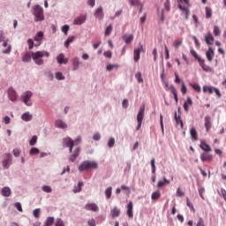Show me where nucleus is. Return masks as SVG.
<instances>
[{"mask_svg": "<svg viewBox=\"0 0 226 226\" xmlns=\"http://www.w3.org/2000/svg\"><path fill=\"white\" fill-rule=\"evenodd\" d=\"M46 56L49 57V51L46 50H41V51H36L32 53V59H34L35 64L37 65H42L45 61H43L42 57Z\"/></svg>", "mask_w": 226, "mask_h": 226, "instance_id": "f257e3e1", "label": "nucleus"}, {"mask_svg": "<svg viewBox=\"0 0 226 226\" xmlns=\"http://www.w3.org/2000/svg\"><path fill=\"white\" fill-rule=\"evenodd\" d=\"M97 169L98 163L94 161H84L82 163H80L79 167H78V170L80 172Z\"/></svg>", "mask_w": 226, "mask_h": 226, "instance_id": "f03ea898", "label": "nucleus"}, {"mask_svg": "<svg viewBox=\"0 0 226 226\" xmlns=\"http://www.w3.org/2000/svg\"><path fill=\"white\" fill-rule=\"evenodd\" d=\"M34 16L35 22L45 20L42 7H41L40 5H35L34 7Z\"/></svg>", "mask_w": 226, "mask_h": 226, "instance_id": "7ed1b4c3", "label": "nucleus"}, {"mask_svg": "<svg viewBox=\"0 0 226 226\" xmlns=\"http://www.w3.org/2000/svg\"><path fill=\"white\" fill-rule=\"evenodd\" d=\"M190 54H192V56H194L196 60H198L199 64L202 68V70H204L205 72H210V67L205 64V60L201 59V57L199 56L194 49L190 50Z\"/></svg>", "mask_w": 226, "mask_h": 226, "instance_id": "20e7f679", "label": "nucleus"}, {"mask_svg": "<svg viewBox=\"0 0 226 226\" xmlns=\"http://www.w3.org/2000/svg\"><path fill=\"white\" fill-rule=\"evenodd\" d=\"M144 110H145V107L143 105L139 109V113L137 115L138 125H137V128H135L136 131H139V129L142 127V121L144 118Z\"/></svg>", "mask_w": 226, "mask_h": 226, "instance_id": "39448f33", "label": "nucleus"}, {"mask_svg": "<svg viewBox=\"0 0 226 226\" xmlns=\"http://www.w3.org/2000/svg\"><path fill=\"white\" fill-rule=\"evenodd\" d=\"M23 102L26 104V106H33V102L30 101L31 98H33V92L26 91L23 93L21 96Z\"/></svg>", "mask_w": 226, "mask_h": 226, "instance_id": "423d86ee", "label": "nucleus"}, {"mask_svg": "<svg viewBox=\"0 0 226 226\" xmlns=\"http://www.w3.org/2000/svg\"><path fill=\"white\" fill-rule=\"evenodd\" d=\"M2 46H4V48H5L3 50L4 54H10V52H11V45L8 44L7 42H9V40H4V36L3 34H0V42H3Z\"/></svg>", "mask_w": 226, "mask_h": 226, "instance_id": "0eeeda50", "label": "nucleus"}, {"mask_svg": "<svg viewBox=\"0 0 226 226\" xmlns=\"http://www.w3.org/2000/svg\"><path fill=\"white\" fill-rule=\"evenodd\" d=\"M126 215H128L129 218H133V202L129 201L128 205H126Z\"/></svg>", "mask_w": 226, "mask_h": 226, "instance_id": "6e6552de", "label": "nucleus"}, {"mask_svg": "<svg viewBox=\"0 0 226 226\" xmlns=\"http://www.w3.org/2000/svg\"><path fill=\"white\" fill-rule=\"evenodd\" d=\"M63 145L69 147V152L72 153L74 142L71 138H65L64 139H63Z\"/></svg>", "mask_w": 226, "mask_h": 226, "instance_id": "1a4fd4ad", "label": "nucleus"}, {"mask_svg": "<svg viewBox=\"0 0 226 226\" xmlns=\"http://www.w3.org/2000/svg\"><path fill=\"white\" fill-rule=\"evenodd\" d=\"M8 98L11 100V102H16L17 101V94L15 89H13L12 87L8 89Z\"/></svg>", "mask_w": 226, "mask_h": 226, "instance_id": "9d476101", "label": "nucleus"}, {"mask_svg": "<svg viewBox=\"0 0 226 226\" xmlns=\"http://www.w3.org/2000/svg\"><path fill=\"white\" fill-rule=\"evenodd\" d=\"M214 159L213 155L207 153H202L200 155V160H201V162H212Z\"/></svg>", "mask_w": 226, "mask_h": 226, "instance_id": "9b49d317", "label": "nucleus"}, {"mask_svg": "<svg viewBox=\"0 0 226 226\" xmlns=\"http://www.w3.org/2000/svg\"><path fill=\"white\" fill-rule=\"evenodd\" d=\"M214 35L208 32L206 35H205V42L208 45V46H212L214 43Z\"/></svg>", "mask_w": 226, "mask_h": 226, "instance_id": "f8f14e48", "label": "nucleus"}, {"mask_svg": "<svg viewBox=\"0 0 226 226\" xmlns=\"http://www.w3.org/2000/svg\"><path fill=\"white\" fill-rule=\"evenodd\" d=\"M104 14H103V8L98 7L97 10L94 11V18L98 19L99 20L103 19Z\"/></svg>", "mask_w": 226, "mask_h": 226, "instance_id": "ddd939ff", "label": "nucleus"}, {"mask_svg": "<svg viewBox=\"0 0 226 226\" xmlns=\"http://www.w3.org/2000/svg\"><path fill=\"white\" fill-rule=\"evenodd\" d=\"M200 148L202 149V151H205V153H209L212 151L210 145H207V143H205L204 140H201L200 142Z\"/></svg>", "mask_w": 226, "mask_h": 226, "instance_id": "4468645a", "label": "nucleus"}, {"mask_svg": "<svg viewBox=\"0 0 226 226\" xmlns=\"http://www.w3.org/2000/svg\"><path fill=\"white\" fill-rule=\"evenodd\" d=\"M143 51V46L134 49V61L137 63L140 59V52Z\"/></svg>", "mask_w": 226, "mask_h": 226, "instance_id": "2eb2a0df", "label": "nucleus"}, {"mask_svg": "<svg viewBox=\"0 0 226 226\" xmlns=\"http://www.w3.org/2000/svg\"><path fill=\"white\" fill-rule=\"evenodd\" d=\"M85 208L88 211H92V212H98L99 211V207L95 203H88L86 205Z\"/></svg>", "mask_w": 226, "mask_h": 226, "instance_id": "dca6fc26", "label": "nucleus"}, {"mask_svg": "<svg viewBox=\"0 0 226 226\" xmlns=\"http://www.w3.org/2000/svg\"><path fill=\"white\" fill-rule=\"evenodd\" d=\"M204 126L207 132H209L211 130V117L209 116L205 117Z\"/></svg>", "mask_w": 226, "mask_h": 226, "instance_id": "f3484780", "label": "nucleus"}, {"mask_svg": "<svg viewBox=\"0 0 226 226\" xmlns=\"http://www.w3.org/2000/svg\"><path fill=\"white\" fill-rule=\"evenodd\" d=\"M56 127L62 129V130H66L67 129V124L62 121L61 119H58L55 123Z\"/></svg>", "mask_w": 226, "mask_h": 226, "instance_id": "a211bd4d", "label": "nucleus"}, {"mask_svg": "<svg viewBox=\"0 0 226 226\" xmlns=\"http://www.w3.org/2000/svg\"><path fill=\"white\" fill-rule=\"evenodd\" d=\"M42 40H43V32H42V31H40V32L37 33V34H35V36H34V41L40 42V41H42ZM40 45H41V42L38 43V44H35L34 46H35V47H38V46H40Z\"/></svg>", "mask_w": 226, "mask_h": 226, "instance_id": "6ab92c4d", "label": "nucleus"}, {"mask_svg": "<svg viewBox=\"0 0 226 226\" xmlns=\"http://www.w3.org/2000/svg\"><path fill=\"white\" fill-rule=\"evenodd\" d=\"M192 106V100L191 97H187L186 102L184 103V110L188 113L189 108Z\"/></svg>", "mask_w": 226, "mask_h": 226, "instance_id": "aec40b11", "label": "nucleus"}, {"mask_svg": "<svg viewBox=\"0 0 226 226\" xmlns=\"http://www.w3.org/2000/svg\"><path fill=\"white\" fill-rule=\"evenodd\" d=\"M217 89L215 87L204 86L202 87V91L204 93H208V94H213V93Z\"/></svg>", "mask_w": 226, "mask_h": 226, "instance_id": "412c9836", "label": "nucleus"}, {"mask_svg": "<svg viewBox=\"0 0 226 226\" xmlns=\"http://www.w3.org/2000/svg\"><path fill=\"white\" fill-rule=\"evenodd\" d=\"M1 194L4 197H10V196H11V189L10 187H4V188H2Z\"/></svg>", "mask_w": 226, "mask_h": 226, "instance_id": "4be33fe9", "label": "nucleus"}, {"mask_svg": "<svg viewBox=\"0 0 226 226\" xmlns=\"http://www.w3.org/2000/svg\"><path fill=\"white\" fill-rule=\"evenodd\" d=\"M85 21H86V16H79V17L74 19L73 23H74V25L79 26V25L84 24Z\"/></svg>", "mask_w": 226, "mask_h": 226, "instance_id": "5701e85b", "label": "nucleus"}, {"mask_svg": "<svg viewBox=\"0 0 226 226\" xmlns=\"http://www.w3.org/2000/svg\"><path fill=\"white\" fill-rule=\"evenodd\" d=\"M56 62H58L59 64H66L68 63V59L64 58V54H59V56H56Z\"/></svg>", "mask_w": 226, "mask_h": 226, "instance_id": "b1692460", "label": "nucleus"}, {"mask_svg": "<svg viewBox=\"0 0 226 226\" xmlns=\"http://www.w3.org/2000/svg\"><path fill=\"white\" fill-rule=\"evenodd\" d=\"M111 217L117 218L121 215V210L117 207H114L113 209H111Z\"/></svg>", "mask_w": 226, "mask_h": 226, "instance_id": "393cba45", "label": "nucleus"}, {"mask_svg": "<svg viewBox=\"0 0 226 226\" xmlns=\"http://www.w3.org/2000/svg\"><path fill=\"white\" fill-rule=\"evenodd\" d=\"M79 152H80V149L79 147H77L75 150H74V154L73 155H71V157H69V162H73L74 161H76V159L79 157Z\"/></svg>", "mask_w": 226, "mask_h": 226, "instance_id": "a878e982", "label": "nucleus"}, {"mask_svg": "<svg viewBox=\"0 0 226 226\" xmlns=\"http://www.w3.org/2000/svg\"><path fill=\"white\" fill-rule=\"evenodd\" d=\"M214 55L215 53H214L213 48H208V50L207 51V59L208 62L213 61Z\"/></svg>", "mask_w": 226, "mask_h": 226, "instance_id": "bb28decb", "label": "nucleus"}, {"mask_svg": "<svg viewBox=\"0 0 226 226\" xmlns=\"http://www.w3.org/2000/svg\"><path fill=\"white\" fill-rule=\"evenodd\" d=\"M123 40L126 44H130L132 41H133V34H124Z\"/></svg>", "mask_w": 226, "mask_h": 226, "instance_id": "cd10ccee", "label": "nucleus"}, {"mask_svg": "<svg viewBox=\"0 0 226 226\" xmlns=\"http://www.w3.org/2000/svg\"><path fill=\"white\" fill-rule=\"evenodd\" d=\"M72 64L73 65V71L79 70L80 64L79 57H74V59L72 62Z\"/></svg>", "mask_w": 226, "mask_h": 226, "instance_id": "c85d7f7f", "label": "nucleus"}, {"mask_svg": "<svg viewBox=\"0 0 226 226\" xmlns=\"http://www.w3.org/2000/svg\"><path fill=\"white\" fill-rule=\"evenodd\" d=\"M170 184V180H167L166 177L163 178V180H159L158 182V188H162L163 186H165L166 185Z\"/></svg>", "mask_w": 226, "mask_h": 226, "instance_id": "c756f323", "label": "nucleus"}, {"mask_svg": "<svg viewBox=\"0 0 226 226\" xmlns=\"http://www.w3.org/2000/svg\"><path fill=\"white\" fill-rule=\"evenodd\" d=\"M74 40H76V36H73V35L72 36H69L67 41H65V42H64L65 49H68L70 44H72L74 41Z\"/></svg>", "mask_w": 226, "mask_h": 226, "instance_id": "7c9ffc66", "label": "nucleus"}, {"mask_svg": "<svg viewBox=\"0 0 226 226\" xmlns=\"http://www.w3.org/2000/svg\"><path fill=\"white\" fill-rule=\"evenodd\" d=\"M31 58H33V53H26L25 55H23L22 56V61L28 63L31 61Z\"/></svg>", "mask_w": 226, "mask_h": 226, "instance_id": "2f4dec72", "label": "nucleus"}, {"mask_svg": "<svg viewBox=\"0 0 226 226\" xmlns=\"http://www.w3.org/2000/svg\"><path fill=\"white\" fill-rule=\"evenodd\" d=\"M175 121L177 122V125H180L181 129H183V127H184L183 121H182V119L180 118V116L177 115V112H175Z\"/></svg>", "mask_w": 226, "mask_h": 226, "instance_id": "473e14b6", "label": "nucleus"}, {"mask_svg": "<svg viewBox=\"0 0 226 226\" xmlns=\"http://www.w3.org/2000/svg\"><path fill=\"white\" fill-rule=\"evenodd\" d=\"M33 119V115H31L29 112H26L25 114L22 115V120L28 122Z\"/></svg>", "mask_w": 226, "mask_h": 226, "instance_id": "72a5a7b5", "label": "nucleus"}, {"mask_svg": "<svg viewBox=\"0 0 226 226\" xmlns=\"http://www.w3.org/2000/svg\"><path fill=\"white\" fill-rule=\"evenodd\" d=\"M178 10L185 13V19L188 20L189 18V9L185 6L179 5Z\"/></svg>", "mask_w": 226, "mask_h": 226, "instance_id": "f704fd0d", "label": "nucleus"}, {"mask_svg": "<svg viewBox=\"0 0 226 226\" xmlns=\"http://www.w3.org/2000/svg\"><path fill=\"white\" fill-rule=\"evenodd\" d=\"M213 34L215 37H219L222 34V31L218 26H214Z\"/></svg>", "mask_w": 226, "mask_h": 226, "instance_id": "c9c22d12", "label": "nucleus"}, {"mask_svg": "<svg viewBox=\"0 0 226 226\" xmlns=\"http://www.w3.org/2000/svg\"><path fill=\"white\" fill-rule=\"evenodd\" d=\"M55 222V218L49 216L47 218L46 222H44V226H52Z\"/></svg>", "mask_w": 226, "mask_h": 226, "instance_id": "e433bc0d", "label": "nucleus"}, {"mask_svg": "<svg viewBox=\"0 0 226 226\" xmlns=\"http://www.w3.org/2000/svg\"><path fill=\"white\" fill-rule=\"evenodd\" d=\"M82 186H83V183L82 182L78 183V185L74 186L73 192L74 193L80 192L82 191Z\"/></svg>", "mask_w": 226, "mask_h": 226, "instance_id": "4c0bfd02", "label": "nucleus"}, {"mask_svg": "<svg viewBox=\"0 0 226 226\" xmlns=\"http://www.w3.org/2000/svg\"><path fill=\"white\" fill-rule=\"evenodd\" d=\"M11 162V160L10 159V157H8L4 162H2V166L4 167V169H9Z\"/></svg>", "mask_w": 226, "mask_h": 226, "instance_id": "58836bf2", "label": "nucleus"}, {"mask_svg": "<svg viewBox=\"0 0 226 226\" xmlns=\"http://www.w3.org/2000/svg\"><path fill=\"white\" fill-rule=\"evenodd\" d=\"M190 134L192 135V139L198 140V132L197 130H195V128H192V130H190Z\"/></svg>", "mask_w": 226, "mask_h": 226, "instance_id": "ea45409f", "label": "nucleus"}, {"mask_svg": "<svg viewBox=\"0 0 226 226\" xmlns=\"http://www.w3.org/2000/svg\"><path fill=\"white\" fill-rule=\"evenodd\" d=\"M182 44H183L182 40H175L173 46H174L175 49H179V47L182 46Z\"/></svg>", "mask_w": 226, "mask_h": 226, "instance_id": "a19ab883", "label": "nucleus"}, {"mask_svg": "<svg viewBox=\"0 0 226 226\" xmlns=\"http://www.w3.org/2000/svg\"><path fill=\"white\" fill-rule=\"evenodd\" d=\"M111 196H112V187H109L107 188V190H105V197H107V199L109 200Z\"/></svg>", "mask_w": 226, "mask_h": 226, "instance_id": "79ce46f5", "label": "nucleus"}, {"mask_svg": "<svg viewBox=\"0 0 226 226\" xmlns=\"http://www.w3.org/2000/svg\"><path fill=\"white\" fill-rule=\"evenodd\" d=\"M160 198H161V192L159 191L153 192V194H152L153 200H157Z\"/></svg>", "mask_w": 226, "mask_h": 226, "instance_id": "37998d69", "label": "nucleus"}, {"mask_svg": "<svg viewBox=\"0 0 226 226\" xmlns=\"http://www.w3.org/2000/svg\"><path fill=\"white\" fill-rule=\"evenodd\" d=\"M38 154H40V149L36 147H32L31 150L29 151L30 155H36Z\"/></svg>", "mask_w": 226, "mask_h": 226, "instance_id": "c03bdc74", "label": "nucleus"}, {"mask_svg": "<svg viewBox=\"0 0 226 226\" xmlns=\"http://www.w3.org/2000/svg\"><path fill=\"white\" fill-rule=\"evenodd\" d=\"M41 191H43L47 193H51L52 192V188H51V186L45 185V186H41Z\"/></svg>", "mask_w": 226, "mask_h": 226, "instance_id": "a18cd8bd", "label": "nucleus"}, {"mask_svg": "<svg viewBox=\"0 0 226 226\" xmlns=\"http://www.w3.org/2000/svg\"><path fill=\"white\" fill-rule=\"evenodd\" d=\"M113 26L112 25H109L107 26V29H105V36H109L110 33H112Z\"/></svg>", "mask_w": 226, "mask_h": 226, "instance_id": "49530a36", "label": "nucleus"}, {"mask_svg": "<svg viewBox=\"0 0 226 226\" xmlns=\"http://www.w3.org/2000/svg\"><path fill=\"white\" fill-rule=\"evenodd\" d=\"M171 93L173 94L174 100H175V102L177 104V101H178V99H177V89L174 87H171Z\"/></svg>", "mask_w": 226, "mask_h": 226, "instance_id": "de8ad7c7", "label": "nucleus"}, {"mask_svg": "<svg viewBox=\"0 0 226 226\" xmlns=\"http://www.w3.org/2000/svg\"><path fill=\"white\" fill-rule=\"evenodd\" d=\"M206 17L207 19H210L212 16L213 11L209 7L205 8Z\"/></svg>", "mask_w": 226, "mask_h": 226, "instance_id": "09e8293b", "label": "nucleus"}, {"mask_svg": "<svg viewBox=\"0 0 226 226\" xmlns=\"http://www.w3.org/2000/svg\"><path fill=\"white\" fill-rule=\"evenodd\" d=\"M178 6L189 5V0H177Z\"/></svg>", "mask_w": 226, "mask_h": 226, "instance_id": "8fccbe9b", "label": "nucleus"}, {"mask_svg": "<svg viewBox=\"0 0 226 226\" xmlns=\"http://www.w3.org/2000/svg\"><path fill=\"white\" fill-rule=\"evenodd\" d=\"M192 89H194L196 91V93H200L201 92V88L200 86L198 84H192L191 85Z\"/></svg>", "mask_w": 226, "mask_h": 226, "instance_id": "3c124183", "label": "nucleus"}, {"mask_svg": "<svg viewBox=\"0 0 226 226\" xmlns=\"http://www.w3.org/2000/svg\"><path fill=\"white\" fill-rule=\"evenodd\" d=\"M135 79H137V81L139 83H142L143 82L142 73L141 72H137V74H135Z\"/></svg>", "mask_w": 226, "mask_h": 226, "instance_id": "603ef678", "label": "nucleus"}, {"mask_svg": "<svg viewBox=\"0 0 226 226\" xmlns=\"http://www.w3.org/2000/svg\"><path fill=\"white\" fill-rule=\"evenodd\" d=\"M68 31H70V26L64 25L62 26V32L64 33V35H68Z\"/></svg>", "mask_w": 226, "mask_h": 226, "instance_id": "864d4df0", "label": "nucleus"}, {"mask_svg": "<svg viewBox=\"0 0 226 226\" xmlns=\"http://www.w3.org/2000/svg\"><path fill=\"white\" fill-rule=\"evenodd\" d=\"M36 143H37V136L32 137L31 140L29 141V145L31 147H34L36 145Z\"/></svg>", "mask_w": 226, "mask_h": 226, "instance_id": "5fc2aeb1", "label": "nucleus"}, {"mask_svg": "<svg viewBox=\"0 0 226 226\" xmlns=\"http://www.w3.org/2000/svg\"><path fill=\"white\" fill-rule=\"evenodd\" d=\"M56 79L58 80H64V76L62 72H56Z\"/></svg>", "mask_w": 226, "mask_h": 226, "instance_id": "6e6d98bb", "label": "nucleus"}, {"mask_svg": "<svg viewBox=\"0 0 226 226\" xmlns=\"http://www.w3.org/2000/svg\"><path fill=\"white\" fill-rule=\"evenodd\" d=\"M26 43H28V49L31 50L34 49V41L29 39L26 41Z\"/></svg>", "mask_w": 226, "mask_h": 226, "instance_id": "4d7b16f0", "label": "nucleus"}, {"mask_svg": "<svg viewBox=\"0 0 226 226\" xmlns=\"http://www.w3.org/2000/svg\"><path fill=\"white\" fill-rule=\"evenodd\" d=\"M186 206H187V207H190V209H192V211L195 212L194 206H193L192 203L189 200L188 198L186 199Z\"/></svg>", "mask_w": 226, "mask_h": 226, "instance_id": "13d9d810", "label": "nucleus"}, {"mask_svg": "<svg viewBox=\"0 0 226 226\" xmlns=\"http://www.w3.org/2000/svg\"><path fill=\"white\" fill-rule=\"evenodd\" d=\"M177 197H185V192H183L180 188H177Z\"/></svg>", "mask_w": 226, "mask_h": 226, "instance_id": "bf43d9fd", "label": "nucleus"}, {"mask_svg": "<svg viewBox=\"0 0 226 226\" xmlns=\"http://www.w3.org/2000/svg\"><path fill=\"white\" fill-rule=\"evenodd\" d=\"M164 7H165L166 11H170V2L169 0H166V2L164 4Z\"/></svg>", "mask_w": 226, "mask_h": 226, "instance_id": "052dcab7", "label": "nucleus"}, {"mask_svg": "<svg viewBox=\"0 0 226 226\" xmlns=\"http://www.w3.org/2000/svg\"><path fill=\"white\" fill-rule=\"evenodd\" d=\"M55 226H64V222L62 219H56Z\"/></svg>", "mask_w": 226, "mask_h": 226, "instance_id": "680f3d73", "label": "nucleus"}, {"mask_svg": "<svg viewBox=\"0 0 226 226\" xmlns=\"http://www.w3.org/2000/svg\"><path fill=\"white\" fill-rule=\"evenodd\" d=\"M151 165H152V173L154 174V173H155V170H156L154 158L152 159V161H151Z\"/></svg>", "mask_w": 226, "mask_h": 226, "instance_id": "e2e57ef3", "label": "nucleus"}, {"mask_svg": "<svg viewBox=\"0 0 226 226\" xmlns=\"http://www.w3.org/2000/svg\"><path fill=\"white\" fill-rule=\"evenodd\" d=\"M40 213H41V209L37 208L34 210V216L36 218H40Z\"/></svg>", "mask_w": 226, "mask_h": 226, "instance_id": "0e129e2a", "label": "nucleus"}, {"mask_svg": "<svg viewBox=\"0 0 226 226\" xmlns=\"http://www.w3.org/2000/svg\"><path fill=\"white\" fill-rule=\"evenodd\" d=\"M115 144V140L113 138L109 139V141H108V147H109V148H112L114 147Z\"/></svg>", "mask_w": 226, "mask_h": 226, "instance_id": "69168bd1", "label": "nucleus"}, {"mask_svg": "<svg viewBox=\"0 0 226 226\" xmlns=\"http://www.w3.org/2000/svg\"><path fill=\"white\" fill-rule=\"evenodd\" d=\"M220 196L223 198V200L226 201V191L224 189H221Z\"/></svg>", "mask_w": 226, "mask_h": 226, "instance_id": "338daca9", "label": "nucleus"}, {"mask_svg": "<svg viewBox=\"0 0 226 226\" xmlns=\"http://www.w3.org/2000/svg\"><path fill=\"white\" fill-rule=\"evenodd\" d=\"M196 226H205L203 218H199Z\"/></svg>", "mask_w": 226, "mask_h": 226, "instance_id": "774afa93", "label": "nucleus"}]
</instances>
